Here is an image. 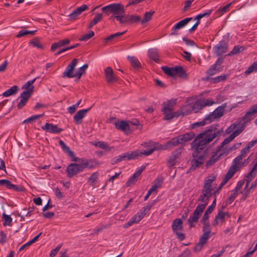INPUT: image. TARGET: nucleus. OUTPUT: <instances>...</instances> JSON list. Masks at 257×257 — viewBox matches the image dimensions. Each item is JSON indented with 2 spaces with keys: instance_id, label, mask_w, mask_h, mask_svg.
<instances>
[{
  "instance_id": "8",
  "label": "nucleus",
  "mask_w": 257,
  "mask_h": 257,
  "mask_svg": "<svg viewBox=\"0 0 257 257\" xmlns=\"http://www.w3.org/2000/svg\"><path fill=\"white\" fill-rule=\"evenodd\" d=\"M101 10L103 12H112L114 16L124 13L123 6L120 4H110L102 8Z\"/></svg>"
},
{
  "instance_id": "55",
  "label": "nucleus",
  "mask_w": 257,
  "mask_h": 257,
  "mask_svg": "<svg viewBox=\"0 0 257 257\" xmlns=\"http://www.w3.org/2000/svg\"><path fill=\"white\" fill-rule=\"evenodd\" d=\"M102 18V15L100 14H97L93 20L90 22L89 26H88V29H91L92 27L96 24L98 22L101 20Z\"/></svg>"
},
{
  "instance_id": "58",
  "label": "nucleus",
  "mask_w": 257,
  "mask_h": 257,
  "mask_svg": "<svg viewBox=\"0 0 257 257\" xmlns=\"http://www.w3.org/2000/svg\"><path fill=\"white\" fill-rule=\"evenodd\" d=\"M125 160H126V157H125V153H123V154L120 155L119 156H118L117 157L113 158L111 160V164H115L121 161Z\"/></svg>"
},
{
  "instance_id": "24",
  "label": "nucleus",
  "mask_w": 257,
  "mask_h": 257,
  "mask_svg": "<svg viewBox=\"0 0 257 257\" xmlns=\"http://www.w3.org/2000/svg\"><path fill=\"white\" fill-rule=\"evenodd\" d=\"M145 166H141L131 177L126 183V186H130L134 184L138 179V177L142 173L143 171L145 169Z\"/></svg>"
},
{
  "instance_id": "14",
  "label": "nucleus",
  "mask_w": 257,
  "mask_h": 257,
  "mask_svg": "<svg viewBox=\"0 0 257 257\" xmlns=\"http://www.w3.org/2000/svg\"><path fill=\"white\" fill-rule=\"evenodd\" d=\"M78 63V59H73L70 63L67 66L66 69L62 74V77L74 78L75 77V73L73 74L75 66Z\"/></svg>"
},
{
  "instance_id": "37",
  "label": "nucleus",
  "mask_w": 257,
  "mask_h": 257,
  "mask_svg": "<svg viewBox=\"0 0 257 257\" xmlns=\"http://www.w3.org/2000/svg\"><path fill=\"white\" fill-rule=\"evenodd\" d=\"M37 79V77L35 78L34 79L28 81L25 83V84L23 87V88L26 89L25 91H28L31 94H32L34 88L33 84L35 82Z\"/></svg>"
},
{
  "instance_id": "1",
  "label": "nucleus",
  "mask_w": 257,
  "mask_h": 257,
  "mask_svg": "<svg viewBox=\"0 0 257 257\" xmlns=\"http://www.w3.org/2000/svg\"><path fill=\"white\" fill-rule=\"evenodd\" d=\"M217 126L218 125H211L197 137L207 145L215 138L218 139L221 136L223 130L218 129Z\"/></svg>"
},
{
  "instance_id": "48",
  "label": "nucleus",
  "mask_w": 257,
  "mask_h": 257,
  "mask_svg": "<svg viewBox=\"0 0 257 257\" xmlns=\"http://www.w3.org/2000/svg\"><path fill=\"white\" fill-rule=\"evenodd\" d=\"M257 71V61L254 62L244 72L245 75H248L250 73Z\"/></svg>"
},
{
  "instance_id": "17",
  "label": "nucleus",
  "mask_w": 257,
  "mask_h": 257,
  "mask_svg": "<svg viewBox=\"0 0 257 257\" xmlns=\"http://www.w3.org/2000/svg\"><path fill=\"white\" fill-rule=\"evenodd\" d=\"M41 128L52 134H59L63 131L62 128L58 127L57 125L47 122L44 125L42 126Z\"/></svg>"
},
{
  "instance_id": "13",
  "label": "nucleus",
  "mask_w": 257,
  "mask_h": 257,
  "mask_svg": "<svg viewBox=\"0 0 257 257\" xmlns=\"http://www.w3.org/2000/svg\"><path fill=\"white\" fill-rule=\"evenodd\" d=\"M212 191L210 189H204L203 188L202 189L201 194L198 198V201H201L203 203V204L198 205L203 206V210H204L208 203L209 199L212 195Z\"/></svg>"
},
{
  "instance_id": "49",
  "label": "nucleus",
  "mask_w": 257,
  "mask_h": 257,
  "mask_svg": "<svg viewBox=\"0 0 257 257\" xmlns=\"http://www.w3.org/2000/svg\"><path fill=\"white\" fill-rule=\"evenodd\" d=\"M155 183L153 185L151 188L150 189L149 191L152 193L153 192L156 191L158 188H160L161 186V185L163 183V180L159 178H157L155 180Z\"/></svg>"
},
{
  "instance_id": "12",
  "label": "nucleus",
  "mask_w": 257,
  "mask_h": 257,
  "mask_svg": "<svg viewBox=\"0 0 257 257\" xmlns=\"http://www.w3.org/2000/svg\"><path fill=\"white\" fill-rule=\"evenodd\" d=\"M191 145L192 147L194 149V152L192 153L193 158H196L197 157V156H200L199 154L201 153V151L206 147V145L197 137H196L193 141Z\"/></svg>"
},
{
  "instance_id": "23",
  "label": "nucleus",
  "mask_w": 257,
  "mask_h": 257,
  "mask_svg": "<svg viewBox=\"0 0 257 257\" xmlns=\"http://www.w3.org/2000/svg\"><path fill=\"white\" fill-rule=\"evenodd\" d=\"M91 107L87 109H81L77 111V112L74 115L73 119L75 123L76 124H80L84 117L85 116L86 113L89 111Z\"/></svg>"
},
{
  "instance_id": "34",
  "label": "nucleus",
  "mask_w": 257,
  "mask_h": 257,
  "mask_svg": "<svg viewBox=\"0 0 257 257\" xmlns=\"http://www.w3.org/2000/svg\"><path fill=\"white\" fill-rule=\"evenodd\" d=\"M59 144L63 151L67 153L68 155L72 158V159L76 157L74 153L70 150L69 148L66 145L63 141H59Z\"/></svg>"
},
{
  "instance_id": "26",
  "label": "nucleus",
  "mask_w": 257,
  "mask_h": 257,
  "mask_svg": "<svg viewBox=\"0 0 257 257\" xmlns=\"http://www.w3.org/2000/svg\"><path fill=\"white\" fill-rule=\"evenodd\" d=\"M32 94L29 93L28 91H23L20 96V101L18 104V108L19 109H21L23 108L26 104L28 101L29 98L31 97Z\"/></svg>"
},
{
  "instance_id": "29",
  "label": "nucleus",
  "mask_w": 257,
  "mask_h": 257,
  "mask_svg": "<svg viewBox=\"0 0 257 257\" xmlns=\"http://www.w3.org/2000/svg\"><path fill=\"white\" fill-rule=\"evenodd\" d=\"M151 143L153 144V145H152L153 148H150L148 150H145L144 151H140V157H141L142 155L148 156L152 154L155 150H161L158 143L154 142H152Z\"/></svg>"
},
{
  "instance_id": "19",
  "label": "nucleus",
  "mask_w": 257,
  "mask_h": 257,
  "mask_svg": "<svg viewBox=\"0 0 257 257\" xmlns=\"http://www.w3.org/2000/svg\"><path fill=\"white\" fill-rule=\"evenodd\" d=\"M115 126L117 130L122 131L126 135L132 133L130 125L126 121L122 120L120 122H116L115 123Z\"/></svg>"
},
{
  "instance_id": "59",
  "label": "nucleus",
  "mask_w": 257,
  "mask_h": 257,
  "mask_svg": "<svg viewBox=\"0 0 257 257\" xmlns=\"http://www.w3.org/2000/svg\"><path fill=\"white\" fill-rule=\"evenodd\" d=\"M3 218L4 220V221L3 223L4 226L11 225V222L12 221V218L10 215L3 213Z\"/></svg>"
},
{
  "instance_id": "47",
  "label": "nucleus",
  "mask_w": 257,
  "mask_h": 257,
  "mask_svg": "<svg viewBox=\"0 0 257 257\" xmlns=\"http://www.w3.org/2000/svg\"><path fill=\"white\" fill-rule=\"evenodd\" d=\"M155 13L153 11L146 12L144 14V18L141 20L142 24H144L151 20L152 16Z\"/></svg>"
},
{
  "instance_id": "57",
  "label": "nucleus",
  "mask_w": 257,
  "mask_h": 257,
  "mask_svg": "<svg viewBox=\"0 0 257 257\" xmlns=\"http://www.w3.org/2000/svg\"><path fill=\"white\" fill-rule=\"evenodd\" d=\"M37 31V30L35 31H28V30H22L20 31L18 34L16 36L17 38H21L22 37L25 36L27 35H34V33Z\"/></svg>"
},
{
  "instance_id": "2",
  "label": "nucleus",
  "mask_w": 257,
  "mask_h": 257,
  "mask_svg": "<svg viewBox=\"0 0 257 257\" xmlns=\"http://www.w3.org/2000/svg\"><path fill=\"white\" fill-rule=\"evenodd\" d=\"M226 106V104L224 103L222 105L218 106L212 112L208 114L203 120L196 123L194 125L203 126L206 124L210 123L215 119L220 118L223 115Z\"/></svg>"
},
{
  "instance_id": "10",
  "label": "nucleus",
  "mask_w": 257,
  "mask_h": 257,
  "mask_svg": "<svg viewBox=\"0 0 257 257\" xmlns=\"http://www.w3.org/2000/svg\"><path fill=\"white\" fill-rule=\"evenodd\" d=\"M157 200L155 199L148 203L147 205L144 207L139 212H138L134 217V219L136 220L137 223L140 222L146 215V214L150 211L151 207L154 205L157 202Z\"/></svg>"
},
{
  "instance_id": "30",
  "label": "nucleus",
  "mask_w": 257,
  "mask_h": 257,
  "mask_svg": "<svg viewBox=\"0 0 257 257\" xmlns=\"http://www.w3.org/2000/svg\"><path fill=\"white\" fill-rule=\"evenodd\" d=\"M226 216L228 217V213L227 212L219 211L217 215L216 216L215 219L212 223V225L215 226L219 224L220 221H224Z\"/></svg>"
},
{
  "instance_id": "7",
  "label": "nucleus",
  "mask_w": 257,
  "mask_h": 257,
  "mask_svg": "<svg viewBox=\"0 0 257 257\" xmlns=\"http://www.w3.org/2000/svg\"><path fill=\"white\" fill-rule=\"evenodd\" d=\"M172 228L174 233L180 240L182 241L185 239L184 234L180 232L183 229V221L181 219H175L173 222Z\"/></svg>"
},
{
  "instance_id": "36",
  "label": "nucleus",
  "mask_w": 257,
  "mask_h": 257,
  "mask_svg": "<svg viewBox=\"0 0 257 257\" xmlns=\"http://www.w3.org/2000/svg\"><path fill=\"white\" fill-rule=\"evenodd\" d=\"M148 55L150 59H152L156 62L159 61V56L158 50L157 49H151L148 51Z\"/></svg>"
},
{
  "instance_id": "3",
  "label": "nucleus",
  "mask_w": 257,
  "mask_h": 257,
  "mask_svg": "<svg viewBox=\"0 0 257 257\" xmlns=\"http://www.w3.org/2000/svg\"><path fill=\"white\" fill-rule=\"evenodd\" d=\"M203 224L202 230L203 233L201 236L198 243L194 246V251L196 252L200 251L203 245L206 243L207 240L210 237L211 233L210 226L209 222H202Z\"/></svg>"
},
{
  "instance_id": "21",
  "label": "nucleus",
  "mask_w": 257,
  "mask_h": 257,
  "mask_svg": "<svg viewBox=\"0 0 257 257\" xmlns=\"http://www.w3.org/2000/svg\"><path fill=\"white\" fill-rule=\"evenodd\" d=\"M213 50L217 56H220L227 52V45L224 41H221L214 47Z\"/></svg>"
},
{
  "instance_id": "44",
  "label": "nucleus",
  "mask_w": 257,
  "mask_h": 257,
  "mask_svg": "<svg viewBox=\"0 0 257 257\" xmlns=\"http://www.w3.org/2000/svg\"><path fill=\"white\" fill-rule=\"evenodd\" d=\"M117 21L121 24H125L128 23V15H125L124 13L121 15H118L114 17Z\"/></svg>"
},
{
  "instance_id": "25",
  "label": "nucleus",
  "mask_w": 257,
  "mask_h": 257,
  "mask_svg": "<svg viewBox=\"0 0 257 257\" xmlns=\"http://www.w3.org/2000/svg\"><path fill=\"white\" fill-rule=\"evenodd\" d=\"M192 20V18H186L177 23L172 28L171 35H175V32L185 27L189 22Z\"/></svg>"
},
{
  "instance_id": "33",
  "label": "nucleus",
  "mask_w": 257,
  "mask_h": 257,
  "mask_svg": "<svg viewBox=\"0 0 257 257\" xmlns=\"http://www.w3.org/2000/svg\"><path fill=\"white\" fill-rule=\"evenodd\" d=\"M216 177L213 176H210L207 177L204 181V185L203 188L204 189H210L211 190H213V188L212 187V184L213 182L215 180Z\"/></svg>"
},
{
  "instance_id": "56",
  "label": "nucleus",
  "mask_w": 257,
  "mask_h": 257,
  "mask_svg": "<svg viewBox=\"0 0 257 257\" xmlns=\"http://www.w3.org/2000/svg\"><path fill=\"white\" fill-rule=\"evenodd\" d=\"M44 113H43L41 114H37L35 115H32L31 117L26 119L23 121V123L31 122L33 121L36 120L37 119H39L40 117L43 116L44 115Z\"/></svg>"
},
{
  "instance_id": "52",
  "label": "nucleus",
  "mask_w": 257,
  "mask_h": 257,
  "mask_svg": "<svg viewBox=\"0 0 257 257\" xmlns=\"http://www.w3.org/2000/svg\"><path fill=\"white\" fill-rule=\"evenodd\" d=\"M95 146L98 147L101 149H104L107 151H109L111 150V148L109 147V146L107 144V143L99 141L93 144Z\"/></svg>"
},
{
  "instance_id": "63",
  "label": "nucleus",
  "mask_w": 257,
  "mask_h": 257,
  "mask_svg": "<svg viewBox=\"0 0 257 257\" xmlns=\"http://www.w3.org/2000/svg\"><path fill=\"white\" fill-rule=\"evenodd\" d=\"M231 141L229 140V139L227 138L224 140V141L222 142V143L221 144L220 146L218 148V149H220V151L221 152H223V150L224 149V151L225 152H227V149L226 148H223L224 146L228 143H229Z\"/></svg>"
},
{
  "instance_id": "31",
  "label": "nucleus",
  "mask_w": 257,
  "mask_h": 257,
  "mask_svg": "<svg viewBox=\"0 0 257 257\" xmlns=\"http://www.w3.org/2000/svg\"><path fill=\"white\" fill-rule=\"evenodd\" d=\"M70 43V40L68 39L62 40L57 43L52 44L51 46V51L52 52L55 51L57 49L60 48Z\"/></svg>"
},
{
  "instance_id": "54",
  "label": "nucleus",
  "mask_w": 257,
  "mask_h": 257,
  "mask_svg": "<svg viewBox=\"0 0 257 257\" xmlns=\"http://www.w3.org/2000/svg\"><path fill=\"white\" fill-rule=\"evenodd\" d=\"M203 108V105L200 101H196L192 106V110L196 113Z\"/></svg>"
},
{
  "instance_id": "46",
  "label": "nucleus",
  "mask_w": 257,
  "mask_h": 257,
  "mask_svg": "<svg viewBox=\"0 0 257 257\" xmlns=\"http://www.w3.org/2000/svg\"><path fill=\"white\" fill-rule=\"evenodd\" d=\"M98 172H94L88 179V182H90V185L92 186L93 188L94 187V185L98 179Z\"/></svg>"
},
{
  "instance_id": "18",
  "label": "nucleus",
  "mask_w": 257,
  "mask_h": 257,
  "mask_svg": "<svg viewBox=\"0 0 257 257\" xmlns=\"http://www.w3.org/2000/svg\"><path fill=\"white\" fill-rule=\"evenodd\" d=\"M205 154L203 153L200 155L199 156H197V157L194 158L191 162V166L190 168V170H194L198 167L203 164L205 160Z\"/></svg>"
},
{
  "instance_id": "9",
  "label": "nucleus",
  "mask_w": 257,
  "mask_h": 257,
  "mask_svg": "<svg viewBox=\"0 0 257 257\" xmlns=\"http://www.w3.org/2000/svg\"><path fill=\"white\" fill-rule=\"evenodd\" d=\"M72 161L81 163L83 170L85 168L94 169L99 165L98 162L94 159L86 160L83 158L75 157L74 159H72Z\"/></svg>"
},
{
  "instance_id": "45",
  "label": "nucleus",
  "mask_w": 257,
  "mask_h": 257,
  "mask_svg": "<svg viewBox=\"0 0 257 257\" xmlns=\"http://www.w3.org/2000/svg\"><path fill=\"white\" fill-rule=\"evenodd\" d=\"M128 60L130 61L132 66L135 68H138L140 67L141 63L134 56H128Z\"/></svg>"
},
{
  "instance_id": "64",
  "label": "nucleus",
  "mask_w": 257,
  "mask_h": 257,
  "mask_svg": "<svg viewBox=\"0 0 257 257\" xmlns=\"http://www.w3.org/2000/svg\"><path fill=\"white\" fill-rule=\"evenodd\" d=\"M30 44H31L33 46L37 47L38 48L42 49L43 48V46L40 44L39 41L37 39H34L30 41Z\"/></svg>"
},
{
  "instance_id": "4",
  "label": "nucleus",
  "mask_w": 257,
  "mask_h": 257,
  "mask_svg": "<svg viewBox=\"0 0 257 257\" xmlns=\"http://www.w3.org/2000/svg\"><path fill=\"white\" fill-rule=\"evenodd\" d=\"M249 152V151L245 148L242 149L240 154L238 155L233 161L232 165L229 169L234 171L235 173L239 171L243 165V163L241 160L246 156V154Z\"/></svg>"
},
{
  "instance_id": "60",
  "label": "nucleus",
  "mask_w": 257,
  "mask_h": 257,
  "mask_svg": "<svg viewBox=\"0 0 257 257\" xmlns=\"http://www.w3.org/2000/svg\"><path fill=\"white\" fill-rule=\"evenodd\" d=\"M94 35V33L92 31H90L87 34H85L82 36L80 38H79V40L81 41H86L92 37Z\"/></svg>"
},
{
  "instance_id": "42",
  "label": "nucleus",
  "mask_w": 257,
  "mask_h": 257,
  "mask_svg": "<svg viewBox=\"0 0 257 257\" xmlns=\"http://www.w3.org/2000/svg\"><path fill=\"white\" fill-rule=\"evenodd\" d=\"M19 90V88L16 85H14L10 89L4 92L3 94L5 97H8L9 96L16 94Z\"/></svg>"
},
{
  "instance_id": "40",
  "label": "nucleus",
  "mask_w": 257,
  "mask_h": 257,
  "mask_svg": "<svg viewBox=\"0 0 257 257\" xmlns=\"http://www.w3.org/2000/svg\"><path fill=\"white\" fill-rule=\"evenodd\" d=\"M126 159L131 160L137 159L140 157V150H136L134 151L128 152L125 153Z\"/></svg>"
},
{
  "instance_id": "32",
  "label": "nucleus",
  "mask_w": 257,
  "mask_h": 257,
  "mask_svg": "<svg viewBox=\"0 0 257 257\" xmlns=\"http://www.w3.org/2000/svg\"><path fill=\"white\" fill-rule=\"evenodd\" d=\"M257 173V162L255 164L251 170L249 174L246 176V185L245 188L248 187L249 182L252 180V179L255 177Z\"/></svg>"
},
{
  "instance_id": "6",
  "label": "nucleus",
  "mask_w": 257,
  "mask_h": 257,
  "mask_svg": "<svg viewBox=\"0 0 257 257\" xmlns=\"http://www.w3.org/2000/svg\"><path fill=\"white\" fill-rule=\"evenodd\" d=\"M203 206L197 205L194 210L193 215H191L187 220V223L190 228L193 227L198 222V219L203 212Z\"/></svg>"
},
{
  "instance_id": "20",
  "label": "nucleus",
  "mask_w": 257,
  "mask_h": 257,
  "mask_svg": "<svg viewBox=\"0 0 257 257\" xmlns=\"http://www.w3.org/2000/svg\"><path fill=\"white\" fill-rule=\"evenodd\" d=\"M180 143L178 137H176L172 138L163 146L159 144V147L161 150H169L174 147L180 145Z\"/></svg>"
},
{
  "instance_id": "28",
  "label": "nucleus",
  "mask_w": 257,
  "mask_h": 257,
  "mask_svg": "<svg viewBox=\"0 0 257 257\" xmlns=\"http://www.w3.org/2000/svg\"><path fill=\"white\" fill-rule=\"evenodd\" d=\"M177 137L178 138L179 142H180V144L183 145L193 139V138L195 137V135L193 133L190 132L186 133L184 135H179Z\"/></svg>"
},
{
  "instance_id": "11",
  "label": "nucleus",
  "mask_w": 257,
  "mask_h": 257,
  "mask_svg": "<svg viewBox=\"0 0 257 257\" xmlns=\"http://www.w3.org/2000/svg\"><path fill=\"white\" fill-rule=\"evenodd\" d=\"M83 171V167L81 163L78 164L71 163L67 166L66 170L67 176L69 178H71Z\"/></svg>"
},
{
  "instance_id": "16",
  "label": "nucleus",
  "mask_w": 257,
  "mask_h": 257,
  "mask_svg": "<svg viewBox=\"0 0 257 257\" xmlns=\"http://www.w3.org/2000/svg\"><path fill=\"white\" fill-rule=\"evenodd\" d=\"M183 149V147H181L177 149L172 153V155L169 157L168 161V164L169 167H172L176 164L177 162V160L181 156Z\"/></svg>"
},
{
  "instance_id": "27",
  "label": "nucleus",
  "mask_w": 257,
  "mask_h": 257,
  "mask_svg": "<svg viewBox=\"0 0 257 257\" xmlns=\"http://www.w3.org/2000/svg\"><path fill=\"white\" fill-rule=\"evenodd\" d=\"M255 113H257V104L253 105L248 109L243 117L242 119L244 120V122H248L253 118L252 115Z\"/></svg>"
},
{
  "instance_id": "38",
  "label": "nucleus",
  "mask_w": 257,
  "mask_h": 257,
  "mask_svg": "<svg viewBox=\"0 0 257 257\" xmlns=\"http://www.w3.org/2000/svg\"><path fill=\"white\" fill-rule=\"evenodd\" d=\"M0 185H4L8 189L16 191L18 190L19 189V187L17 186L12 184L11 182L8 180H0Z\"/></svg>"
},
{
  "instance_id": "50",
  "label": "nucleus",
  "mask_w": 257,
  "mask_h": 257,
  "mask_svg": "<svg viewBox=\"0 0 257 257\" xmlns=\"http://www.w3.org/2000/svg\"><path fill=\"white\" fill-rule=\"evenodd\" d=\"M219 71L220 68L213 64L207 70L206 73L208 75L211 76L216 74Z\"/></svg>"
},
{
  "instance_id": "35",
  "label": "nucleus",
  "mask_w": 257,
  "mask_h": 257,
  "mask_svg": "<svg viewBox=\"0 0 257 257\" xmlns=\"http://www.w3.org/2000/svg\"><path fill=\"white\" fill-rule=\"evenodd\" d=\"M235 173L234 171L229 169L218 189L220 190L222 187L233 177Z\"/></svg>"
},
{
  "instance_id": "62",
  "label": "nucleus",
  "mask_w": 257,
  "mask_h": 257,
  "mask_svg": "<svg viewBox=\"0 0 257 257\" xmlns=\"http://www.w3.org/2000/svg\"><path fill=\"white\" fill-rule=\"evenodd\" d=\"M203 107L206 106H211L215 103V102L212 99H204L200 100Z\"/></svg>"
},
{
  "instance_id": "51",
  "label": "nucleus",
  "mask_w": 257,
  "mask_h": 257,
  "mask_svg": "<svg viewBox=\"0 0 257 257\" xmlns=\"http://www.w3.org/2000/svg\"><path fill=\"white\" fill-rule=\"evenodd\" d=\"M162 111L164 114V119L165 120H169L173 118L175 114L173 113V111L168 110V109H162Z\"/></svg>"
},
{
  "instance_id": "39",
  "label": "nucleus",
  "mask_w": 257,
  "mask_h": 257,
  "mask_svg": "<svg viewBox=\"0 0 257 257\" xmlns=\"http://www.w3.org/2000/svg\"><path fill=\"white\" fill-rule=\"evenodd\" d=\"M257 186V178L255 180V181L251 184L250 188L247 189V187L245 188L244 187L243 190L241 192V193L243 194V196L244 197V199L247 198L251 190L255 188Z\"/></svg>"
},
{
  "instance_id": "43",
  "label": "nucleus",
  "mask_w": 257,
  "mask_h": 257,
  "mask_svg": "<svg viewBox=\"0 0 257 257\" xmlns=\"http://www.w3.org/2000/svg\"><path fill=\"white\" fill-rule=\"evenodd\" d=\"M244 50V47L243 46L239 45L235 46L233 49L226 55L228 56H231L235 54H237Z\"/></svg>"
},
{
  "instance_id": "15",
  "label": "nucleus",
  "mask_w": 257,
  "mask_h": 257,
  "mask_svg": "<svg viewBox=\"0 0 257 257\" xmlns=\"http://www.w3.org/2000/svg\"><path fill=\"white\" fill-rule=\"evenodd\" d=\"M223 152L220 151V149H217L216 151L213 152L212 155L209 160L206 162V166L207 167L213 165L217 160H218L221 156L223 155H227L228 154L229 151L225 152L224 149L223 150Z\"/></svg>"
},
{
  "instance_id": "5",
  "label": "nucleus",
  "mask_w": 257,
  "mask_h": 257,
  "mask_svg": "<svg viewBox=\"0 0 257 257\" xmlns=\"http://www.w3.org/2000/svg\"><path fill=\"white\" fill-rule=\"evenodd\" d=\"M162 69L165 74L172 77L177 75L181 78H184L186 75L184 69L181 66L172 68L163 66L162 67Z\"/></svg>"
},
{
  "instance_id": "22",
  "label": "nucleus",
  "mask_w": 257,
  "mask_h": 257,
  "mask_svg": "<svg viewBox=\"0 0 257 257\" xmlns=\"http://www.w3.org/2000/svg\"><path fill=\"white\" fill-rule=\"evenodd\" d=\"M104 75L107 83H112L117 80L116 76L113 73L112 68L110 67H107L105 69Z\"/></svg>"
},
{
  "instance_id": "41",
  "label": "nucleus",
  "mask_w": 257,
  "mask_h": 257,
  "mask_svg": "<svg viewBox=\"0 0 257 257\" xmlns=\"http://www.w3.org/2000/svg\"><path fill=\"white\" fill-rule=\"evenodd\" d=\"M176 103V100H169L167 102H164L163 104V108L162 109H168V110H172L173 111L174 109L173 107L174 105Z\"/></svg>"
},
{
  "instance_id": "61",
  "label": "nucleus",
  "mask_w": 257,
  "mask_h": 257,
  "mask_svg": "<svg viewBox=\"0 0 257 257\" xmlns=\"http://www.w3.org/2000/svg\"><path fill=\"white\" fill-rule=\"evenodd\" d=\"M125 32L126 31H124L123 32H117L113 34L110 35V36L106 38L105 40L106 41H108L112 39H115L116 38H118L122 35L123 34H124L125 33Z\"/></svg>"
},
{
  "instance_id": "53",
  "label": "nucleus",
  "mask_w": 257,
  "mask_h": 257,
  "mask_svg": "<svg viewBox=\"0 0 257 257\" xmlns=\"http://www.w3.org/2000/svg\"><path fill=\"white\" fill-rule=\"evenodd\" d=\"M88 68L87 64H84L82 67L79 68V70L77 72L75 73V77L78 79L80 78L81 76L85 74V71L87 68Z\"/></svg>"
}]
</instances>
